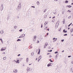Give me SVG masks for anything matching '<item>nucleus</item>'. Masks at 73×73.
<instances>
[{
	"mask_svg": "<svg viewBox=\"0 0 73 73\" xmlns=\"http://www.w3.org/2000/svg\"><path fill=\"white\" fill-rule=\"evenodd\" d=\"M57 38H56V40L55 41H56V40H57Z\"/></svg>",
	"mask_w": 73,
	"mask_h": 73,
	"instance_id": "obj_59",
	"label": "nucleus"
},
{
	"mask_svg": "<svg viewBox=\"0 0 73 73\" xmlns=\"http://www.w3.org/2000/svg\"><path fill=\"white\" fill-rule=\"evenodd\" d=\"M73 31V29H71V30H70L71 33H72V32Z\"/></svg>",
	"mask_w": 73,
	"mask_h": 73,
	"instance_id": "obj_15",
	"label": "nucleus"
},
{
	"mask_svg": "<svg viewBox=\"0 0 73 73\" xmlns=\"http://www.w3.org/2000/svg\"><path fill=\"white\" fill-rule=\"evenodd\" d=\"M72 68L71 69V71H72V72L73 73V70L72 71Z\"/></svg>",
	"mask_w": 73,
	"mask_h": 73,
	"instance_id": "obj_25",
	"label": "nucleus"
},
{
	"mask_svg": "<svg viewBox=\"0 0 73 73\" xmlns=\"http://www.w3.org/2000/svg\"><path fill=\"white\" fill-rule=\"evenodd\" d=\"M36 3H37V5H39V4H40L39 3V2H38V1Z\"/></svg>",
	"mask_w": 73,
	"mask_h": 73,
	"instance_id": "obj_16",
	"label": "nucleus"
},
{
	"mask_svg": "<svg viewBox=\"0 0 73 73\" xmlns=\"http://www.w3.org/2000/svg\"><path fill=\"white\" fill-rule=\"evenodd\" d=\"M58 53V52L56 51L55 52V54H56V53Z\"/></svg>",
	"mask_w": 73,
	"mask_h": 73,
	"instance_id": "obj_30",
	"label": "nucleus"
},
{
	"mask_svg": "<svg viewBox=\"0 0 73 73\" xmlns=\"http://www.w3.org/2000/svg\"><path fill=\"white\" fill-rule=\"evenodd\" d=\"M46 29H47V27H45V28H44V30H46Z\"/></svg>",
	"mask_w": 73,
	"mask_h": 73,
	"instance_id": "obj_29",
	"label": "nucleus"
},
{
	"mask_svg": "<svg viewBox=\"0 0 73 73\" xmlns=\"http://www.w3.org/2000/svg\"><path fill=\"white\" fill-rule=\"evenodd\" d=\"M19 31L20 32H22V31H23V30L21 29L19 30Z\"/></svg>",
	"mask_w": 73,
	"mask_h": 73,
	"instance_id": "obj_20",
	"label": "nucleus"
},
{
	"mask_svg": "<svg viewBox=\"0 0 73 73\" xmlns=\"http://www.w3.org/2000/svg\"><path fill=\"white\" fill-rule=\"evenodd\" d=\"M37 58H36V60H37Z\"/></svg>",
	"mask_w": 73,
	"mask_h": 73,
	"instance_id": "obj_62",
	"label": "nucleus"
},
{
	"mask_svg": "<svg viewBox=\"0 0 73 73\" xmlns=\"http://www.w3.org/2000/svg\"><path fill=\"white\" fill-rule=\"evenodd\" d=\"M31 7H32V8H35V6H32Z\"/></svg>",
	"mask_w": 73,
	"mask_h": 73,
	"instance_id": "obj_47",
	"label": "nucleus"
},
{
	"mask_svg": "<svg viewBox=\"0 0 73 73\" xmlns=\"http://www.w3.org/2000/svg\"><path fill=\"white\" fill-rule=\"evenodd\" d=\"M57 13L56 12H55L54 13V15H56V14Z\"/></svg>",
	"mask_w": 73,
	"mask_h": 73,
	"instance_id": "obj_40",
	"label": "nucleus"
},
{
	"mask_svg": "<svg viewBox=\"0 0 73 73\" xmlns=\"http://www.w3.org/2000/svg\"><path fill=\"white\" fill-rule=\"evenodd\" d=\"M50 65H51V64H48L47 65V66H48V67L50 66Z\"/></svg>",
	"mask_w": 73,
	"mask_h": 73,
	"instance_id": "obj_12",
	"label": "nucleus"
},
{
	"mask_svg": "<svg viewBox=\"0 0 73 73\" xmlns=\"http://www.w3.org/2000/svg\"><path fill=\"white\" fill-rule=\"evenodd\" d=\"M70 29V28H68V29Z\"/></svg>",
	"mask_w": 73,
	"mask_h": 73,
	"instance_id": "obj_53",
	"label": "nucleus"
},
{
	"mask_svg": "<svg viewBox=\"0 0 73 73\" xmlns=\"http://www.w3.org/2000/svg\"><path fill=\"white\" fill-rule=\"evenodd\" d=\"M40 53V49H39V51L38 53V54H39Z\"/></svg>",
	"mask_w": 73,
	"mask_h": 73,
	"instance_id": "obj_7",
	"label": "nucleus"
},
{
	"mask_svg": "<svg viewBox=\"0 0 73 73\" xmlns=\"http://www.w3.org/2000/svg\"><path fill=\"white\" fill-rule=\"evenodd\" d=\"M0 40L2 42H3V40H2V39L0 38Z\"/></svg>",
	"mask_w": 73,
	"mask_h": 73,
	"instance_id": "obj_19",
	"label": "nucleus"
},
{
	"mask_svg": "<svg viewBox=\"0 0 73 73\" xmlns=\"http://www.w3.org/2000/svg\"><path fill=\"white\" fill-rule=\"evenodd\" d=\"M33 53H31V55L33 56Z\"/></svg>",
	"mask_w": 73,
	"mask_h": 73,
	"instance_id": "obj_37",
	"label": "nucleus"
},
{
	"mask_svg": "<svg viewBox=\"0 0 73 73\" xmlns=\"http://www.w3.org/2000/svg\"><path fill=\"white\" fill-rule=\"evenodd\" d=\"M67 34H64V36H67Z\"/></svg>",
	"mask_w": 73,
	"mask_h": 73,
	"instance_id": "obj_33",
	"label": "nucleus"
},
{
	"mask_svg": "<svg viewBox=\"0 0 73 73\" xmlns=\"http://www.w3.org/2000/svg\"><path fill=\"white\" fill-rule=\"evenodd\" d=\"M59 14H58V16H59Z\"/></svg>",
	"mask_w": 73,
	"mask_h": 73,
	"instance_id": "obj_61",
	"label": "nucleus"
},
{
	"mask_svg": "<svg viewBox=\"0 0 73 73\" xmlns=\"http://www.w3.org/2000/svg\"><path fill=\"white\" fill-rule=\"evenodd\" d=\"M61 41L62 42H63V41H64V39L62 40H61Z\"/></svg>",
	"mask_w": 73,
	"mask_h": 73,
	"instance_id": "obj_28",
	"label": "nucleus"
},
{
	"mask_svg": "<svg viewBox=\"0 0 73 73\" xmlns=\"http://www.w3.org/2000/svg\"><path fill=\"white\" fill-rule=\"evenodd\" d=\"M72 5H73V3H72L71 4Z\"/></svg>",
	"mask_w": 73,
	"mask_h": 73,
	"instance_id": "obj_52",
	"label": "nucleus"
},
{
	"mask_svg": "<svg viewBox=\"0 0 73 73\" xmlns=\"http://www.w3.org/2000/svg\"><path fill=\"white\" fill-rule=\"evenodd\" d=\"M46 31H49V29H47L46 30Z\"/></svg>",
	"mask_w": 73,
	"mask_h": 73,
	"instance_id": "obj_45",
	"label": "nucleus"
},
{
	"mask_svg": "<svg viewBox=\"0 0 73 73\" xmlns=\"http://www.w3.org/2000/svg\"><path fill=\"white\" fill-rule=\"evenodd\" d=\"M20 56V54H19L18 55V56Z\"/></svg>",
	"mask_w": 73,
	"mask_h": 73,
	"instance_id": "obj_44",
	"label": "nucleus"
},
{
	"mask_svg": "<svg viewBox=\"0 0 73 73\" xmlns=\"http://www.w3.org/2000/svg\"><path fill=\"white\" fill-rule=\"evenodd\" d=\"M50 61L51 62H53V60H52V59H50Z\"/></svg>",
	"mask_w": 73,
	"mask_h": 73,
	"instance_id": "obj_17",
	"label": "nucleus"
},
{
	"mask_svg": "<svg viewBox=\"0 0 73 73\" xmlns=\"http://www.w3.org/2000/svg\"><path fill=\"white\" fill-rule=\"evenodd\" d=\"M16 62L17 63H19V60H17V61Z\"/></svg>",
	"mask_w": 73,
	"mask_h": 73,
	"instance_id": "obj_11",
	"label": "nucleus"
},
{
	"mask_svg": "<svg viewBox=\"0 0 73 73\" xmlns=\"http://www.w3.org/2000/svg\"><path fill=\"white\" fill-rule=\"evenodd\" d=\"M49 57L50 58L52 57V56H51V55H50Z\"/></svg>",
	"mask_w": 73,
	"mask_h": 73,
	"instance_id": "obj_32",
	"label": "nucleus"
},
{
	"mask_svg": "<svg viewBox=\"0 0 73 73\" xmlns=\"http://www.w3.org/2000/svg\"><path fill=\"white\" fill-rule=\"evenodd\" d=\"M68 27H70V26L69 25H68Z\"/></svg>",
	"mask_w": 73,
	"mask_h": 73,
	"instance_id": "obj_58",
	"label": "nucleus"
},
{
	"mask_svg": "<svg viewBox=\"0 0 73 73\" xmlns=\"http://www.w3.org/2000/svg\"><path fill=\"white\" fill-rule=\"evenodd\" d=\"M72 24V23H71L69 25H70V26L71 25V24Z\"/></svg>",
	"mask_w": 73,
	"mask_h": 73,
	"instance_id": "obj_35",
	"label": "nucleus"
},
{
	"mask_svg": "<svg viewBox=\"0 0 73 73\" xmlns=\"http://www.w3.org/2000/svg\"><path fill=\"white\" fill-rule=\"evenodd\" d=\"M63 24H64V23H65V21H63Z\"/></svg>",
	"mask_w": 73,
	"mask_h": 73,
	"instance_id": "obj_39",
	"label": "nucleus"
},
{
	"mask_svg": "<svg viewBox=\"0 0 73 73\" xmlns=\"http://www.w3.org/2000/svg\"><path fill=\"white\" fill-rule=\"evenodd\" d=\"M32 47H30V49H31L32 48Z\"/></svg>",
	"mask_w": 73,
	"mask_h": 73,
	"instance_id": "obj_50",
	"label": "nucleus"
},
{
	"mask_svg": "<svg viewBox=\"0 0 73 73\" xmlns=\"http://www.w3.org/2000/svg\"><path fill=\"white\" fill-rule=\"evenodd\" d=\"M52 50H51L50 51H48V52H52Z\"/></svg>",
	"mask_w": 73,
	"mask_h": 73,
	"instance_id": "obj_38",
	"label": "nucleus"
},
{
	"mask_svg": "<svg viewBox=\"0 0 73 73\" xmlns=\"http://www.w3.org/2000/svg\"><path fill=\"white\" fill-rule=\"evenodd\" d=\"M6 49V47H2L1 49V51H3V50H5Z\"/></svg>",
	"mask_w": 73,
	"mask_h": 73,
	"instance_id": "obj_1",
	"label": "nucleus"
},
{
	"mask_svg": "<svg viewBox=\"0 0 73 73\" xmlns=\"http://www.w3.org/2000/svg\"><path fill=\"white\" fill-rule=\"evenodd\" d=\"M13 72H15V73H16V72H17V70L16 69H15L14 70Z\"/></svg>",
	"mask_w": 73,
	"mask_h": 73,
	"instance_id": "obj_3",
	"label": "nucleus"
},
{
	"mask_svg": "<svg viewBox=\"0 0 73 73\" xmlns=\"http://www.w3.org/2000/svg\"><path fill=\"white\" fill-rule=\"evenodd\" d=\"M46 11V9H45V10L44 11V12H45Z\"/></svg>",
	"mask_w": 73,
	"mask_h": 73,
	"instance_id": "obj_27",
	"label": "nucleus"
},
{
	"mask_svg": "<svg viewBox=\"0 0 73 73\" xmlns=\"http://www.w3.org/2000/svg\"><path fill=\"white\" fill-rule=\"evenodd\" d=\"M41 28H42V25H41Z\"/></svg>",
	"mask_w": 73,
	"mask_h": 73,
	"instance_id": "obj_42",
	"label": "nucleus"
},
{
	"mask_svg": "<svg viewBox=\"0 0 73 73\" xmlns=\"http://www.w3.org/2000/svg\"><path fill=\"white\" fill-rule=\"evenodd\" d=\"M30 68H29V67H28L27 69V71H28V72H29V71L30 70Z\"/></svg>",
	"mask_w": 73,
	"mask_h": 73,
	"instance_id": "obj_4",
	"label": "nucleus"
},
{
	"mask_svg": "<svg viewBox=\"0 0 73 73\" xmlns=\"http://www.w3.org/2000/svg\"><path fill=\"white\" fill-rule=\"evenodd\" d=\"M6 58H7V57H5L3 58V60H6Z\"/></svg>",
	"mask_w": 73,
	"mask_h": 73,
	"instance_id": "obj_14",
	"label": "nucleus"
},
{
	"mask_svg": "<svg viewBox=\"0 0 73 73\" xmlns=\"http://www.w3.org/2000/svg\"><path fill=\"white\" fill-rule=\"evenodd\" d=\"M25 36V35L24 34H23L21 36H20L19 38H21V37H24Z\"/></svg>",
	"mask_w": 73,
	"mask_h": 73,
	"instance_id": "obj_2",
	"label": "nucleus"
},
{
	"mask_svg": "<svg viewBox=\"0 0 73 73\" xmlns=\"http://www.w3.org/2000/svg\"><path fill=\"white\" fill-rule=\"evenodd\" d=\"M68 12H70V10H68Z\"/></svg>",
	"mask_w": 73,
	"mask_h": 73,
	"instance_id": "obj_48",
	"label": "nucleus"
},
{
	"mask_svg": "<svg viewBox=\"0 0 73 73\" xmlns=\"http://www.w3.org/2000/svg\"><path fill=\"white\" fill-rule=\"evenodd\" d=\"M37 42H38L37 43H39V41L38 40H37Z\"/></svg>",
	"mask_w": 73,
	"mask_h": 73,
	"instance_id": "obj_34",
	"label": "nucleus"
},
{
	"mask_svg": "<svg viewBox=\"0 0 73 73\" xmlns=\"http://www.w3.org/2000/svg\"><path fill=\"white\" fill-rule=\"evenodd\" d=\"M46 35H49V33H47Z\"/></svg>",
	"mask_w": 73,
	"mask_h": 73,
	"instance_id": "obj_43",
	"label": "nucleus"
},
{
	"mask_svg": "<svg viewBox=\"0 0 73 73\" xmlns=\"http://www.w3.org/2000/svg\"><path fill=\"white\" fill-rule=\"evenodd\" d=\"M63 32L64 33H66L67 31H65V29H64L63 30Z\"/></svg>",
	"mask_w": 73,
	"mask_h": 73,
	"instance_id": "obj_8",
	"label": "nucleus"
},
{
	"mask_svg": "<svg viewBox=\"0 0 73 73\" xmlns=\"http://www.w3.org/2000/svg\"><path fill=\"white\" fill-rule=\"evenodd\" d=\"M62 14H64V11H62Z\"/></svg>",
	"mask_w": 73,
	"mask_h": 73,
	"instance_id": "obj_31",
	"label": "nucleus"
},
{
	"mask_svg": "<svg viewBox=\"0 0 73 73\" xmlns=\"http://www.w3.org/2000/svg\"><path fill=\"white\" fill-rule=\"evenodd\" d=\"M16 26H14V28H16Z\"/></svg>",
	"mask_w": 73,
	"mask_h": 73,
	"instance_id": "obj_54",
	"label": "nucleus"
},
{
	"mask_svg": "<svg viewBox=\"0 0 73 73\" xmlns=\"http://www.w3.org/2000/svg\"><path fill=\"white\" fill-rule=\"evenodd\" d=\"M68 8H71V6L70 5H68Z\"/></svg>",
	"mask_w": 73,
	"mask_h": 73,
	"instance_id": "obj_18",
	"label": "nucleus"
},
{
	"mask_svg": "<svg viewBox=\"0 0 73 73\" xmlns=\"http://www.w3.org/2000/svg\"><path fill=\"white\" fill-rule=\"evenodd\" d=\"M54 18H55V17H52V19H54Z\"/></svg>",
	"mask_w": 73,
	"mask_h": 73,
	"instance_id": "obj_41",
	"label": "nucleus"
},
{
	"mask_svg": "<svg viewBox=\"0 0 73 73\" xmlns=\"http://www.w3.org/2000/svg\"><path fill=\"white\" fill-rule=\"evenodd\" d=\"M5 52H3V54H5Z\"/></svg>",
	"mask_w": 73,
	"mask_h": 73,
	"instance_id": "obj_46",
	"label": "nucleus"
},
{
	"mask_svg": "<svg viewBox=\"0 0 73 73\" xmlns=\"http://www.w3.org/2000/svg\"><path fill=\"white\" fill-rule=\"evenodd\" d=\"M21 8V4H20L19 5V6L18 7V8H19V9H20V8Z\"/></svg>",
	"mask_w": 73,
	"mask_h": 73,
	"instance_id": "obj_5",
	"label": "nucleus"
},
{
	"mask_svg": "<svg viewBox=\"0 0 73 73\" xmlns=\"http://www.w3.org/2000/svg\"><path fill=\"white\" fill-rule=\"evenodd\" d=\"M66 3H68V1H66L65 2Z\"/></svg>",
	"mask_w": 73,
	"mask_h": 73,
	"instance_id": "obj_22",
	"label": "nucleus"
},
{
	"mask_svg": "<svg viewBox=\"0 0 73 73\" xmlns=\"http://www.w3.org/2000/svg\"><path fill=\"white\" fill-rule=\"evenodd\" d=\"M30 46L31 47V46H29V48H30Z\"/></svg>",
	"mask_w": 73,
	"mask_h": 73,
	"instance_id": "obj_57",
	"label": "nucleus"
},
{
	"mask_svg": "<svg viewBox=\"0 0 73 73\" xmlns=\"http://www.w3.org/2000/svg\"><path fill=\"white\" fill-rule=\"evenodd\" d=\"M3 33H4V32H3V31H1V34H3Z\"/></svg>",
	"mask_w": 73,
	"mask_h": 73,
	"instance_id": "obj_10",
	"label": "nucleus"
},
{
	"mask_svg": "<svg viewBox=\"0 0 73 73\" xmlns=\"http://www.w3.org/2000/svg\"><path fill=\"white\" fill-rule=\"evenodd\" d=\"M72 56H68V57H71Z\"/></svg>",
	"mask_w": 73,
	"mask_h": 73,
	"instance_id": "obj_36",
	"label": "nucleus"
},
{
	"mask_svg": "<svg viewBox=\"0 0 73 73\" xmlns=\"http://www.w3.org/2000/svg\"><path fill=\"white\" fill-rule=\"evenodd\" d=\"M31 65V64H29V65Z\"/></svg>",
	"mask_w": 73,
	"mask_h": 73,
	"instance_id": "obj_60",
	"label": "nucleus"
},
{
	"mask_svg": "<svg viewBox=\"0 0 73 73\" xmlns=\"http://www.w3.org/2000/svg\"><path fill=\"white\" fill-rule=\"evenodd\" d=\"M49 18H51V17H50Z\"/></svg>",
	"mask_w": 73,
	"mask_h": 73,
	"instance_id": "obj_63",
	"label": "nucleus"
},
{
	"mask_svg": "<svg viewBox=\"0 0 73 73\" xmlns=\"http://www.w3.org/2000/svg\"><path fill=\"white\" fill-rule=\"evenodd\" d=\"M26 61H27V62H28V58H27L26 59Z\"/></svg>",
	"mask_w": 73,
	"mask_h": 73,
	"instance_id": "obj_13",
	"label": "nucleus"
},
{
	"mask_svg": "<svg viewBox=\"0 0 73 73\" xmlns=\"http://www.w3.org/2000/svg\"><path fill=\"white\" fill-rule=\"evenodd\" d=\"M50 54V53H48L47 54V55H48V54Z\"/></svg>",
	"mask_w": 73,
	"mask_h": 73,
	"instance_id": "obj_55",
	"label": "nucleus"
},
{
	"mask_svg": "<svg viewBox=\"0 0 73 73\" xmlns=\"http://www.w3.org/2000/svg\"><path fill=\"white\" fill-rule=\"evenodd\" d=\"M55 57L56 58H57V55H56L55 56Z\"/></svg>",
	"mask_w": 73,
	"mask_h": 73,
	"instance_id": "obj_26",
	"label": "nucleus"
},
{
	"mask_svg": "<svg viewBox=\"0 0 73 73\" xmlns=\"http://www.w3.org/2000/svg\"><path fill=\"white\" fill-rule=\"evenodd\" d=\"M40 57L41 58V56H40L38 58V61H40V59H41V58H40Z\"/></svg>",
	"mask_w": 73,
	"mask_h": 73,
	"instance_id": "obj_6",
	"label": "nucleus"
},
{
	"mask_svg": "<svg viewBox=\"0 0 73 73\" xmlns=\"http://www.w3.org/2000/svg\"><path fill=\"white\" fill-rule=\"evenodd\" d=\"M58 0H54V1H57Z\"/></svg>",
	"mask_w": 73,
	"mask_h": 73,
	"instance_id": "obj_49",
	"label": "nucleus"
},
{
	"mask_svg": "<svg viewBox=\"0 0 73 73\" xmlns=\"http://www.w3.org/2000/svg\"><path fill=\"white\" fill-rule=\"evenodd\" d=\"M64 52V50H63V51H62V52Z\"/></svg>",
	"mask_w": 73,
	"mask_h": 73,
	"instance_id": "obj_56",
	"label": "nucleus"
},
{
	"mask_svg": "<svg viewBox=\"0 0 73 73\" xmlns=\"http://www.w3.org/2000/svg\"><path fill=\"white\" fill-rule=\"evenodd\" d=\"M23 66H24V65H23Z\"/></svg>",
	"mask_w": 73,
	"mask_h": 73,
	"instance_id": "obj_64",
	"label": "nucleus"
},
{
	"mask_svg": "<svg viewBox=\"0 0 73 73\" xmlns=\"http://www.w3.org/2000/svg\"><path fill=\"white\" fill-rule=\"evenodd\" d=\"M55 38H53V40H55Z\"/></svg>",
	"mask_w": 73,
	"mask_h": 73,
	"instance_id": "obj_51",
	"label": "nucleus"
},
{
	"mask_svg": "<svg viewBox=\"0 0 73 73\" xmlns=\"http://www.w3.org/2000/svg\"><path fill=\"white\" fill-rule=\"evenodd\" d=\"M45 44L47 45H48V42H46L45 43Z\"/></svg>",
	"mask_w": 73,
	"mask_h": 73,
	"instance_id": "obj_23",
	"label": "nucleus"
},
{
	"mask_svg": "<svg viewBox=\"0 0 73 73\" xmlns=\"http://www.w3.org/2000/svg\"><path fill=\"white\" fill-rule=\"evenodd\" d=\"M21 40H20V39H18L17 40V41H21Z\"/></svg>",
	"mask_w": 73,
	"mask_h": 73,
	"instance_id": "obj_24",
	"label": "nucleus"
},
{
	"mask_svg": "<svg viewBox=\"0 0 73 73\" xmlns=\"http://www.w3.org/2000/svg\"><path fill=\"white\" fill-rule=\"evenodd\" d=\"M47 45L46 44H45L44 46V48H45L46 47V46H47Z\"/></svg>",
	"mask_w": 73,
	"mask_h": 73,
	"instance_id": "obj_9",
	"label": "nucleus"
},
{
	"mask_svg": "<svg viewBox=\"0 0 73 73\" xmlns=\"http://www.w3.org/2000/svg\"><path fill=\"white\" fill-rule=\"evenodd\" d=\"M34 38H36V36H34Z\"/></svg>",
	"mask_w": 73,
	"mask_h": 73,
	"instance_id": "obj_21",
	"label": "nucleus"
}]
</instances>
